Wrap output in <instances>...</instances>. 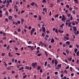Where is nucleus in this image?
I'll use <instances>...</instances> for the list:
<instances>
[{
    "mask_svg": "<svg viewBox=\"0 0 79 79\" xmlns=\"http://www.w3.org/2000/svg\"><path fill=\"white\" fill-rule=\"evenodd\" d=\"M31 66H32L34 68H35L36 67H37V63H32L31 64Z\"/></svg>",
    "mask_w": 79,
    "mask_h": 79,
    "instance_id": "1",
    "label": "nucleus"
},
{
    "mask_svg": "<svg viewBox=\"0 0 79 79\" xmlns=\"http://www.w3.org/2000/svg\"><path fill=\"white\" fill-rule=\"evenodd\" d=\"M62 21H64L65 20H66V17H65V16H64V15H62ZM65 21H64V22Z\"/></svg>",
    "mask_w": 79,
    "mask_h": 79,
    "instance_id": "2",
    "label": "nucleus"
},
{
    "mask_svg": "<svg viewBox=\"0 0 79 79\" xmlns=\"http://www.w3.org/2000/svg\"><path fill=\"white\" fill-rule=\"evenodd\" d=\"M71 24H72V23H71V22H69V23H68L69 27H73V26L71 25Z\"/></svg>",
    "mask_w": 79,
    "mask_h": 79,
    "instance_id": "3",
    "label": "nucleus"
},
{
    "mask_svg": "<svg viewBox=\"0 0 79 79\" xmlns=\"http://www.w3.org/2000/svg\"><path fill=\"white\" fill-rule=\"evenodd\" d=\"M35 28H33L32 30H31V35H32V34H33V32L35 31Z\"/></svg>",
    "mask_w": 79,
    "mask_h": 79,
    "instance_id": "4",
    "label": "nucleus"
},
{
    "mask_svg": "<svg viewBox=\"0 0 79 79\" xmlns=\"http://www.w3.org/2000/svg\"><path fill=\"white\" fill-rule=\"evenodd\" d=\"M0 17L2 18V11L0 10Z\"/></svg>",
    "mask_w": 79,
    "mask_h": 79,
    "instance_id": "5",
    "label": "nucleus"
},
{
    "mask_svg": "<svg viewBox=\"0 0 79 79\" xmlns=\"http://www.w3.org/2000/svg\"><path fill=\"white\" fill-rule=\"evenodd\" d=\"M42 29L43 30V31L44 32H45V31H46L45 28V27H42Z\"/></svg>",
    "mask_w": 79,
    "mask_h": 79,
    "instance_id": "6",
    "label": "nucleus"
},
{
    "mask_svg": "<svg viewBox=\"0 0 79 79\" xmlns=\"http://www.w3.org/2000/svg\"><path fill=\"white\" fill-rule=\"evenodd\" d=\"M73 31L75 32H76V31H77V29H76V27H73Z\"/></svg>",
    "mask_w": 79,
    "mask_h": 79,
    "instance_id": "7",
    "label": "nucleus"
},
{
    "mask_svg": "<svg viewBox=\"0 0 79 79\" xmlns=\"http://www.w3.org/2000/svg\"><path fill=\"white\" fill-rule=\"evenodd\" d=\"M74 2H75V3H76L77 4V3H79V2H78V0H74Z\"/></svg>",
    "mask_w": 79,
    "mask_h": 79,
    "instance_id": "8",
    "label": "nucleus"
},
{
    "mask_svg": "<svg viewBox=\"0 0 79 79\" xmlns=\"http://www.w3.org/2000/svg\"><path fill=\"white\" fill-rule=\"evenodd\" d=\"M41 68V66H38L37 68V70H40V69Z\"/></svg>",
    "mask_w": 79,
    "mask_h": 79,
    "instance_id": "9",
    "label": "nucleus"
},
{
    "mask_svg": "<svg viewBox=\"0 0 79 79\" xmlns=\"http://www.w3.org/2000/svg\"><path fill=\"white\" fill-rule=\"evenodd\" d=\"M43 11H45L46 13H47V9L45 8H43Z\"/></svg>",
    "mask_w": 79,
    "mask_h": 79,
    "instance_id": "10",
    "label": "nucleus"
},
{
    "mask_svg": "<svg viewBox=\"0 0 79 79\" xmlns=\"http://www.w3.org/2000/svg\"><path fill=\"white\" fill-rule=\"evenodd\" d=\"M72 57H69L68 58V60L69 61H71L72 60Z\"/></svg>",
    "mask_w": 79,
    "mask_h": 79,
    "instance_id": "11",
    "label": "nucleus"
},
{
    "mask_svg": "<svg viewBox=\"0 0 79 79\" xmlns=\"http://www.w3.org/2000/svg\"><path fill=\"white\" fill-rule=\"evenodd\" d=\"M21 23L22 24H23V22H24V19H21Z\"/></svg>",
    "mask_w": 79,
    "mask_h": 79,
    "instance_id": "12",
    "label": "nucleus"
},
{
    "mask_svg": "<svg viewBox=\"0 0 79 79\" xmlns=\"http://www.w3.org/2000/svg\"><path fill=\"white\" fill-rule=\"evenodd\" d=\"M40 44L42 46V47H43V46H44V43H42V42H40Z\"/></svg>",
    "mask_w": 79,
    "mask_h": 79,
    "instance_id": "13",
    "label": "nucleus"
},
{
    "mask_svg": "<svg viewBox=\"0 0 79 79\" xmlns=\"http://www.w3.org/2000/svg\"><path fill=\"white\" fill-rule=\"evenodd\" d=\"M54 63L55 64H58V61H57L56 60H55Z\"/></svg>",
    "mask_w": 79,
    "mask_h": 79,
    "instance_id": "14",
    "label": "nucleus"
},
{
    "mask_svg": "<svg viewBox=\"0 0 79 79\" xmlns=\"http://www.w3.org/2000/svg\"><path fill=\"white\" fill-rule=\"evenodd\" d=\"M55 42V40H54V39H52L51 40V43H53V42Z\"/></svg>",
    "mask_w": 79,
    "mask_h": 79,
    "instance_id": "15",
    "label": "nucleus"
},
{
    "mask_svg": "<svg viewBox=\"0 0 79 79\" xmlns=\"http://www.w3.org/2000/svg\"><path fill=\"white\" fill-rule=\"evenodd\" d=\"M9 20H11L12 19V16H10L9 17Z\"/></svg>",
    "mask_w": 79,
    "mask_h": 79,
    "instance_id": "16",
    "label": "nucleus"
},
{
    "mask_svg": "<svg viewBox=\"0 0 79 79\" xmlns=\"http://www.w3.org/2000/svg\"><path fill=\"white\" fill-rule=\"evenodd\" d=\"M77 52V49L75 48L74 49V52L75 53H76Z\"/></svg>",
    "mask_w": 79,
    "mask_h": 79,
    "instance_id": "17",
    "label": "nucleus"
},
{
    "mask_svg": "<svg viewBox=\"0 0 79 79\" xmlns=\"http://www.w3.org/2000/svg\"><path fill=\"white\" fill-rule=\"evenodd\" d=\"M70 41H72V42H73V41H74V38H71L70 40Z\"/></svg>",
    "mask_w": 79,
    "mask_h": 79,
    "instance_id": "18",
    "label": "nucleus"
},
{
    "mask_svg": "<svg viewBox=\"0 0 79 79\" xmlns=\"http://www.w3.org/2000/svg\"><path fill=\"white\" fill-rule=\"evenodd\" d=\"M57 66L58 68H60L61 67V64H59Z\"/></svg>",
    "mask_w": 79,
    "mask_h": 79,
    "instance_id": "19",
    "label": "nucleus"
},
{
    "mask_svg": "<svg viewBox=\"0 0 79 79\" xmlns=\"http://www.w3.org/2000/svg\"><path fill=\"white\" fill-rule=\"evenodd\" d=\"M74 8H75V10H78L79 9V8H78V7H76L75 6H74Z\"/></svg>",
    "mask_w": 79,
    "mask_h": 79,
    "instance_id": "20",
    "label": "nucleus"
},
{
    "mask_svg": "<svg viewBox=\"0 0 79 79\" xmlns=\"http://www.w3.org/2000/svg\"><path fill=\"white\" fill-rule=\"evenodd\" d=\"M66 44L68 45H69L70 44V42H69V41H67L66 42Z\"/></svg>",
    "mask_w": 79,
    "mask_h": 79,
    "instance_id": "21",
    "label": "nucleus"
},
{
    "mask_svg": "<svg viewBox=\"0 0 79 79\" xmlns=\"http://www.w3.org/2000/svg\"><path fill=\"white\" fill-rule=\"evenodd\" d=\"M66 52L68 53V54H69V50H68V49L66 50Z\"/></svg>",
    "mask_w": 79,
    "mask_h": 79,
    "instance_id": "22",
    "label": "nucleus"
},
{
    "mask_svg": "<svg viewBox=\"0 0 79 79\" xmlns=\"http://www.w3.org/2000/svg\"><path fill=\"white\" fill-rule=\"evenodd\" d=\"M25 69H29V67L26 66L25 67Z\"/></svg>",
    "mask_w": 79,
    "mask_h": 79,
    "instance_id": "23",
    "label": "nucleus"
},
{
    "mask_svg": "<svg viewBox=\"0 0 79 79\" xmlns=\"http://www.w3.org/2000/svg\"><path fill=\"white\" fill-rule=\"evenodd\" d=\"M47 66L48 67L50 68H51V66H50V64H47Z\"/></svg>",
    "mask_w": 79,
    "mask_h": 79,
    "instance_id": "24",
    "label": "nucleus"
},
{
    "mask_svg": "<svg viewBox=\"0 0 79 79\" xmlns=\"http://www.w3.org/2000/svg\"><path fill=\"white\" fill-rule=\"evenodd\" d=\"M45 54L46 56H48V53H47V51L45 52Z\"/></svg>",
    "mask_w": 79,
    "mask_h": 79,
    "instance_id": "25",
    "label": "nucleus"
},
{
    "mask_svg": "<svg viewBox=\"0 0 79 79\" xmlns=\"http://www.w3.org/2000/svg\"><path fill=\"white\" fill-rule=\"evenodd\" d=\"M54 60H52V64H54Z\"/></svg>",
    "mask_w": 79,
    "mask_h": 79,
    "instance_id": "26",
    "label": "nucleus"
},
{
    "mask_svg": "<svg viewBox=\"0 0 79 79\" xmlns=\"http://www.w3.org/2000/svg\"><path fill=\"white\" fill-rule=\"evenodd\" d=\"M24 69V68L23 67H22L21 68H20L19 69V71H21L22 70V69Z\"/></svg>",
    "mask_w": 79,
    "mask_h": 79,
    "instance_id": "27",
    "label": "nucleus"
},
{
    "mask_svg": "<svg viewBox=\"0 0 79 79\" xmlns=\"http://www.w3.org/2000/svg\"><path fill=\"white\" fill-rule=\"evenodd\" d=\"M6 15L7 16H8V12L7 11V10L6 11Z\"/></svg>",
    "mask_w": 79,
    "mask_h": 79,
    "instance_id": "28",
    "label": "nucleus"
},
{
    "mask_svg": "<svg viewBox=\"0 0 79 79\" xmlns=\"http://www.w3.org/2000/svg\"><path fill=\"white\" fill-rule=\"evenodd\" d=\"M72 13L73 14V15L76 14V12H75V11H74V10H73L72 11Z\"/></svg>",
    "mask_w": 79,
    "mask_h": 79,
    "instance_id": "29",
    "label": "nucleus"
},
{
    "mask_svg": "<svg viewBox=\"0 0 79 79\" xmlns=\"http://www.w3.org/2000/svg\"><path fill=\"white\" fill-rule=\"evenodd\" d=\"M59 14H57V15H55V18H58V16H59Z\"/></svg>",
    "mask_w": 79,
    "mask_h": 79,
    "instance_id": "30",
    "label": "nucleus"
},
{
    "mask_svg": "<svg viewBox=\"0 0 79 79\" xmlns=\"http://www.w3.org/2000/svg\"><path fill=\"white\" fill-rule=\"evenodd\" d=\"M37 56H42V54L41 53H40L39 54H38Z\"/></svg>",
    "mask_w": 79,
    "mask_h": 79,
    "instance_id": "31",
    "label": "nucleus"
},
{
    "mask_svg": "<svg viewBox=\"0 0 79 79\" xmlns=\"http://www.w3.org/2000/svg\"><path fill=\"white\" fill-rule=\"evenodd\" d=\"M65 39L66 40H69V38L68 37H65Z\"/></svg>",
    "mask_w": 79,
    "mask_h": 79,
    "instance_id": "32",
    "label": "nucleus"
},
{
    "mask_svg": "<svg viewBox=\"0 0 79 79\" xmlns=\"http://www.w3.org/2000/svg\"><path fill=\"white\" fill-rule=\"evenodd\" d=\"M7 70H10V69H11V68L10 67H8L7 68Z\"/></svg>",
    "mask_w": 79,
    "mask_h": 79,
    "instance_id": "33",
    "label": "nucleus"
},
{
    "mask_svg": "<svg viewBox=\"0 0 79 79\" xmlns=\"http://www.w3.org/2000/svg\"><path fill=\"white\" fill-rule=\"evenodd\" d=\"M50 7H53V4H50Z\"/></svg>",
    "mask_w": 79,
    "mask_h": 79,
    "instance_id": "34",
    "label": "nucleus"
},
{
    "mask_svg": "<svg viewBox=\"0 0 79 79\" xmlns=\"http://www.w3.org/2000/svg\"><path fill=\"white\" fill-rule=\"evenodd\" d=\"M55 39L56 40H59V39L56 37H55Z\"/></svg>",
    "mask_w": 79,
    "mask_h": 79,
    "instance_id": "35",
    "label": "nucleus"
},
{
    "mask_svg": "<svg viewBox=\"0 0 79 79\" xmlns=\"http://www.w3.org/2000/svg\"><path fill=\"white\" fill-rule=\"evenodd\" d=\"M17 7H18V6H17V5H15L14 6V8L15 9H16L18 8Z\"/></svg>",
    "mask_w": 79,
    "mask_h": 79,
    "instance_id": "36",
    "label": "nucleus"
},
{
    "mask_svg": "<svg viewBox=\"0 0 79 79\" xmlns=\"http://www.w3.org/2000/svg\"><path fill=\"white\" fill-rule=\"evenodd\" d=\"M30 49L31 50H34V47L31 46Z\"/></svg>",
    "mask_w": 79,
    "mask_h": 79,
    "instance_id": "37",
    "label": "nucleus"
},
{
    "mask_svg": "<svg viewBox=\"0 0 79 79\" xmlns=\"http://www.w3.org/2000/svg\"><path fill=\"white\" fill-rule=\"evenodd\" d=\"M34 4H35V3L32 2V3H31V6H34Z\"/></svg>",
    "mask_w": 79,
    "mask_h": 79,
    "instance_id": "38",
    "label": "nucleus"
},
{
    "mask_svg": "<svg viewBox=\"0 0 79 79\" xmlns=\"http://www.w3.org/2000/svg\"><path fill=\"white\" fill-rule=\"evenodd\" d=\"M47 61H45V62L44 66H47Z\"/></svg>",
    "mask_w": 79,
    "mask_h": 79,
    "instance_id": "39",
    "label": "nucleus"
},
{
    "mask_svg": "<svg viewBox=\"0 0 79 79\" xmlns=\"http://www.w3.org/2000/svg\"><path fill=\"white\" fill-rule=\"evenodd\" d=\"M42 2H43V3H46V2H47V1H46V0H43L42 1Z\"/></svg>",
    "mask_w": 79,
    "mask_h": 79,
    "instance_id": "40",
    "label": "nucleus"
},
{
    "mask_svg": "<svg viewBox=\"0 0 79 79\" xmlns=\"http://www.w3.org/2000/svg\"><path fill=\"white\" fill-rule=\"evenodd\" d=\"M10 48V46H8L7 47V50H9V48Z\"/></svg>",
    "mask_w": 79,
    "mask_h": 79,
    "instance_id": "41",
    "label": "nucleus"
},
{
    "mask_svg": "<svg viewBox=\"0 0 79 79\" xmlns=\"http://www.w3.org/2000/svg\"><path fill=\"white\" fill-rule=\"evenodd\" d=\"M66 7L67 8H69V6L68 5H66Z\"/></svg>",
    "mask_w": 79,
    "mask_h": 79,
    "instance_id": "42",
    "label": "nucleus"
},
{
    "mask_svg": "<svg viewBox=\"0 0 79 79\" xmlns=\"http://www.w3.org/2000/svg\"><path fill=\"white\" fill-rule=\"evenodd\" d=\"M79 51H78L77 53H76V55L77 56H79Z\"/></svg>",
    "mask_w": 79,
    "mask_h": 79,
    "instance_id": "43",
    "label": "nucleus"
},
{
    "mask_svg": "<svg viewBox=\"0 0 79 79\" xmlns=\"http://www.w3.org/2000/svg\"><path fill=\"white\" fill-rule=\"evenodd\" d=\"M39 20H40L41 19H42V17L41 16H39Z\"/></svg>",
    "mask_w": 79,
    "mask_h": 79,
    "instance_id": "44",
    "label": "nucleus"
},
{
    "mask_svg": "<svg viewBox=\"0 0 79 79\" xmlns=\"http://www.w3.org/2000/svg\"><path fill=\"white\" fill-rule=\"evenodd\" d=\"M69 21H69V19H67L66 20V23H69Z\"/></svg>",
    "mask_w": 79,
    "mask_h": 79,
    "instance_id": "45",
    "label": "nucleus"
},
{
    "mask_svg": "<svg viewBox=\"0 0 79 79\" xmlns=\"http://www.w3.org/2000/svg\"><path fill=\"white\" fill-rule=\"evenodd\" d=\"M70 19V20H71V21H72V20H73V17L72 16V15L71 16Z\"/></svg>",
    "mask_w": 79,
    "mask_h": 79,
    "instance_id": "46",
    "label": "nucleus"
},
{
    "mask_svg": "<svg viewBox=\"0 0 79 79\" xmlns=\"http://www.w3.org/2000/svg\"><path fill=\"white\" fill-rule=\"evenodd\" d=\"M8 55L10 57H11V53L10 52H9L8 53Z\"/></svg>",
    "mask_w": 79,
    "mask_h": 79,
    "instance_id": "47",
    "label": "nucleus"
},
{
    "mask_svg": "<svg viewBox=\"0 0 79 79\" xmlns=\"http://www.w3.org/2000/svg\"><path fill=\"white\" fill-rule=\"evenodd\" d=\"M28 44H32V42H31V41H29L28 43Z\"/></svg>",
    "mask_w": 79,
    "mask_h": 79,
    "instance_id": "48",
    "label": "nucleus"
},
{
    "mask_svg": "<svg viewBox=\"0 0 79 79\" xmlns=\"http://www.w3.org/2000/svg\"><path fill=\"white\" fill-rule=\"evenodd\" d=\"M40 53V51L39 50H37L36 52V54H38V53Z\"/></svg>",
    "mask_w": 79,
    "mask_h": 79,
    "instance_id": "49",
    "label": "nucleus"
},
{
    "mask_svg": "<svg viewBox=\"0 0 79 79\" xmlns=\"http://www.w3.org/2000/svg\"><path fill=\"white\" fill-rule=\"evenodd\" d=\"M67 16H68V17H70V16H71V14H69L67 15Z\"/></svg>",
    "mask_w": 79,
    "mask_h": 79,
    "instance_id": "50",
    "label": "nucleus"
},
{
    "mask_svg": "<svg viewBox=\"0 0 79 79\" xmlns=\"http://www.w3.org/2000/svg\"><path fill=\"white\" fill-rule=\"evenodd\" d=\"M15 54V55H17L18 56H19V55H20V54L19 53H16Z\"/></svg>",
    "mask_w": 79,
    "mask_h": 79,
    "instance_id": "51",
    "label": "nucleus"
},
{
    "mask_svg": "<svg viewBox=\"0 0 79 79\" xmlns=\"http://www.w3.org/2000/svg\"><path fill=\"white\" fill-rule=\"evenodd\" d=\"M6 0H5L3 2V4H5L6 3Z\"/></svg>",
    "mask_w": 79,
    "mask_h": 79,
    "instance_id": "52",
    "label": "nucleus"
},
{
    "mask_svg": "<svg viewBox=\"0 0 79 79\" xmlns=\"http://www.w3.org/2000/svg\"><path fill=\"white\" fill-rule=\"evenodd\" d=\"M72 25H73V26L75 25V22H72Z\"/></svg>",
    "mask_w": 79,
    "mask_h": 79,
    "instance_id": "53",
    "label": "nucleus"
},
{
    "mask_svg": "<svg viewBox=\"0 0 79 79\" xmlns=\"http://www.w3.org/2000/svg\"><path fill=\"white\" fill-rule=\"evenodd\" d=\"M55 32H56V33H58V29H57V28H56V29Z\"/></svg>",
    "mask_w": 79,
    "mask_h": 79,
    "instance_id": "54",
    "label": "nucleus"
},
{
    "mask_svg": "<svg viewBox=\"0 0 79 79\" xmlns=\"http://www.w3.org/2000/svg\"><path fill=\"white\" fill-rule=\"evenodd\" d=\"M26 77H27V75H26L25 76H24L23 77L24 79H25V78H26Z\"/></svg>",
    "mask_w": 79,
    "mask_h": 79,
    "instance_id": "55",
    "label": "nucleus"
},
{
    "mask_svg": "<svg viewBox=\"0 0 79 79\" xmlns=\"http://www.w3.org/2000/svg\"><path fill=\"white\" fill-rule=\"evenodd\" d=\"M76 63L77 64H79V59H77V62H76Z\"/></svg>",
    "mask_w": 79,
    "mask_h": 79,
    "instance_id": "56",
    "label": "nucleus"
},
{
    "mask_svg": "<svg viewBox=\"0 0 79 79\" xmlns=\"http://www.w3.org/2000/svg\"><path fill=\"white\" fill-rule=\"evenodd\" d=\"M42 36H45V33H42Z\"/></svg>",
    "mask_w": 79,
    "mask_h": 79,
    "instance_id": "57",
    "label": "nucleus"
},
{
    "mask_svg": "<svg viewBox=\"0 0 79 79\" xmlns=\"http://www.w3.org/2000/svg\"><path fill=\"white\" fill-rule=\"evenodd\" d=\"M11 73H12V74H14V73H15V71L13 70L12 71Z\"/></svg>",
    "mask_w": 79,
    "mask_h": 79,
    "instance_id": "58",
    "label": "nucleus"
},
{
    "mask_svg": "<svg viewBox=\"0 0 79 79\" xmlns=\"http://www.w3.org/2000/svg\"><path fill=\"white\" fill-rule=\"evenodd\" d=\"M73 35V39H75L76 37L75 35Z\"/></svg>",
    "mask_w": 79,
    "mask_h": 79,
    "instance_id": "59",
    "label": "nucleus"
},
{
    "mask_svg": "<svg viewBox=\"0 0 79 79\" xmlns=\"http://www.w3.org/2000/svg\"><path fill=\"white\" fill-rule=\"evenodd\" d=\"M5 55V53H2V56H4V55Z\"/></svg>",
    "mask_w": 79,
    "mask_h": 79,
    "instance_id": "60",
    "label": "nucleus"
},
{
    "mask_svg": "<svg viewBox=\"0 0 79 79\" xmlns=\"http://www.w3.org/2000/svg\"><path fill=\"white\" fill-rule=\"evenodd\" d=\"M2 8H5V5H2Z\"/></svg>",
    "mask_w": 79,
    "mask_h": 79,
    "instance_id": "61",
    "label": "nucleus"
},
{
    "mask_svg": "<svg viewBox=\"0 0 79 79\" xmlns=\"http://www.w3.org/2000/svg\"><path fill=\"white\" fill-rule=\"evenodd\" d=\"M18 32H20L21 31V29L20 28H19L18 29Z\"/></svg>",
    "mask_w": 79,
    "mask_h": 79,
    "instance_id": "62",
    "label": "nucleus"
},
{
    "mask_svg": "<svg viewBox=\"0 0 79 79\" xmlns=\"http://www.w3.org/2000/svg\"><path fill=\"white\" fill-rule=\"evenodd\" d=\"M24 13V10H23V11H22L21 12V14H22V13Z\"/></svg>",
    "mask_w": 79,
    "mask_h": 79,
    "instance_id": "63",
    "label": "nucleus"
},
{
    "mask_svg": "<svg viewBox=\"0 0 79 79\" xmlns=\"http://www.w3.org/2000/svg\"><path fill=\"white\" fill-rule=\"evenodd\" d=\"M5 21H6V22H8V19H7V18L6 19H5Z\"/></svg>",
    "mask_w": 79,
    "mask_h": 79,
    "instance_id": "64",
    "label": "nucleus"
}]
</instances>
